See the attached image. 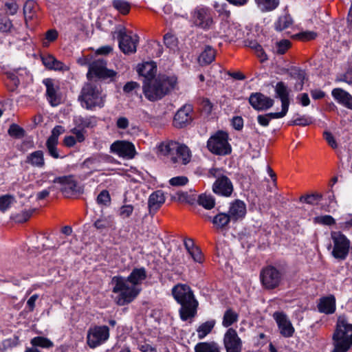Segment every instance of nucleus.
Returning <instances> with one entry per match:
<instances>
[{"label": "nucleus", "mask_w": 352, "mask_h": 352, "mask_svg": "<svg viewBox=\"0 0 352 352\" xmlns=\"http://www.w3.org/2000/svg\"><path fill=\"white\" fill-rule=\"evenodd\" d=\"M71 132L75 135V138L78 142H82L85 140V130L81 129L74 128L71 130Z\"/></svg>", "instance_id": "obj_63"}, {"label": "nucleus", "mask_w": 352, "mask_h": 352, "mask_svg": "<svg viewBox=\"0 0 352 352\" xmlns=\"http://www.w3.org/2000/svg\"><path fill=\"white\" fill-rule=\"evenodd\" d=\"M119 47L124 54H134L137 50L139 38L137 35L133 36L127 34L126 29L122 28L118 32Z\"/></svg>", "instance_id": "obj_14"}, {"label": "nucleus", "mask_w": 352, "mask_h": 352, "mask_svg": "<svg viewBox=\"0 0 352 352\" xmlns=\"http://www.w3.org/2000/svg\"><path fill=\"white\" fill-rule=\"evenodd\" d=\"M133 211V207L131 205H125L120 208V216L123 218L129 217Z\"/></svg>", "instance_id": "obj_58"}, {"label": "nucleus", "mask_w": 352, "mask_h": 352, "mask_svg": "<svg viewBox=\"0 0 352 352\" xmlns=\"http://www.w3.org/2000/svg\"><path fill=\"white\" fill-rule=\"evenodd\" d=\"M215 58V51L210 46H206L199 55L198 60L200 65L210 64Z\"/></svg>", "instance_id": "obj_31"}, {"label": "nucleus", "mask_w": 352, "mask_h": 352, "mask_svg": "<svg viewBox=\"0 0 352 352\" xmlns=\"http://www.w3.org/2000/svg\"><path fill=\"white\" fill-rule=\"evenodd\" d=\"M192 107L190 104H185L175 113L173 119V125L176 128H184L192 120Z\"/></svg>", "instance_id": "obj_18"}, {"label": "nucleus", "mask_w": 352, "mask_h": 352, "mask_svg": "<svg viewBox=\"0 0 352 352\" xmlns=\"http://www.w3.org/2000/svg\"><path fill=\"white\" fill-rule=\"evenodd\" d=\"M331 94L338 102L352 109V96L349 93L341 88H335L332 90Z\"/></svg>", "instance_id": "obj_24"}, {"label": "nucleus", "mask_w": 352, "mask_h": 352, "mask_svg": "<svg viewBox=\"0 0 352 352\" xmlns=\"http://www.w3.org/2000/svg\"><path fill=\"white\" fill-rule=\"evenodd\" d=\"M13 199V197L8 195L0 197V210L5 212L7 209H8Z\"/></svg>", "instance_id": "obj_48"}, {"label": "nucleus", "mask_w": 352, "mask_h": 352, "mask_svg": "<svg viewBox=\"0 0 352 352\" xmlns=\"http://www.w3.org/2000/svg\"><path fill=\"white\" fill-rule=\"evenodd\" d=\"M192 21L198 28L209 29L213 22L210 10L206 7H197L192 12Z\"/></svg>", "instance_id": "obj_15"}, {"label": "nucleus", "mask_w": 352, "mask_h": 352, "mask_svg": "<svg viewBox=\"0 0 352 352\" xmlns=\"http://www.w3.org/2000/svg\"><path fill=\"white\" fill-rule=\"evenodd\" d=\"M207 147L210 152L219 155H228L232 151L228 143V135L222 131H217L208 139Z\"/></svg>", "instance_id": "obj_7"}, {"label": "nucleus", "mask_w": 352, "mask_h": 352, "mask_svg": "<svg viewBox=\"0 0 352 352\" xmlns=\"http://www.w3.org/2000/svg\"><path fill=\"white\" fill-rule=\"evenodd\" d=\"M157 71L156 65L153 62H146L139 67L138 74L144 78V81H148L154 79Z\"/></svg>", "instance_id": "obj_27"}, {"label": "nucleus", "mask_w": 352, "mask_h": 352, "mask_svg": "<svg viewBox=\"0 0 352 352\" xmlns=\"http://www.w3.org/2000/svg\"><path fill=\"white\" fill-rule=\"evenodd\" d=\"M286 114L280 111L278 113H270L264 115H258L257 117V121L258 124L262 126H267L272 119H277L283 118Z\"/></svg>", "instance_id": "obj_32"}, {"label": "nucleus", "mask_w": 352, "mask_h": 352, "mask_svg": "<svg viewBox=\"0 0 352 352\" xmlns=\"http://www.w3.org/2000/svg\"><path fill=\"white\" fill-rule=\"evenodd\" d=\"M34 211V208L23 211L20 214L17 216L16 221L20 223L25 222L30 218Z\"/></svg>", "instance_id": "obj_57"}, {"label": "nucleus", "mask_w": 352, "mask_h": 352, "mask_svg": "<svg viewBox=\"0 0 352 352\" xmlns=\"http://www.w3.org/2000/svg\"><path fill=\"white\" fill-rule=\"evenodd\" d=\"M223 344L226 352H241L242 341L235 329L230 328L223 337Z\"/></svg>", "instance_id": "obj_17"}, {"label": "nucleus", "mask_w": 352, "mask_h": 352, "mask_svg": "<svg viewBox=\"0 0 352 352\" xmlns=\"http://www.w3.org/2000/svg\"><path fill=\"white\" fill-rule=\"evenodd\" d=\"M160 153L166 156L172 163L188 164L190 160V152L189 148L177 142L168 141L162 142L159 146Z\"/></svg>", "instance_id": "obj_6"}, {"label": "nucleus", "mask_w": 352, "mask_h": 352, "mask_svg": "<svg viewBox=\"0 0 352 352\" xmlns=\"http://www.w3.org/2000/svg\"><path fill=\"white\" fill-rule=\"evenodd\" d=\"M255 1L263 11L272 10L278 5V0H255Z\"/></svg>", "instance_id": "obj_39"}, {"label": "nucleus", "mask_w": 352, "mask_h": 352, "mask_svg": "<svg viewBox=\"0 0 352 352\" xmlns=\"http://www.w3.org/2000/svg\"><path fill=\"white\" fill-rule=\"evenodd\" d=\"M53 182L60 185V190L65 197H71L82 192V188L73 175L57 177Z\"/></svg>", "instance_id": "obj_12"}, {"label": "nucleus", "mask_w": 352, "mask_h": 352, "mask_svg": "<svg viewBox=\"0 0 352 352\" xmlns=\"http://www.w3.org/2000/svg\"><path fill=\"white\" fill-rule=\"evenodd\" d=\"M333 349L331 352H347L352 346V324L342 316L338 318L333 334Z\"/></svg>", "instance_id": "obj_5"}, {"label": "nucleus", "mask_w": 352, "mask_h": 352, "mask_svg": "<svg viewBox=\"0 0 352 352\" xmlns=\"http://www.w3.org/2000/svg\"><path fill=\"white\" fill-rule=\"evenodd\" d=\"M201 107L202 111L208 115L212 111L213 104L210 101V100H208V98H204L202 100V101L201 102Z\"/></svg>", "instance_id": "obj_61"}, {"label": "nucleus", "mask_w": 352, "mask_h": 352, "mask_svg": "<svg viewBox=\"0 0 352 352\" xmlns=\"http://www.w3.org/2000/svg\"><path fill=\"white\" fill-rule=\"evenodd\" d=\"M292 24V19L289 15L280 16L276 23V29L278 31L288 28Z\"/></svg>", "instance_id": "obj_42"}, {"label": "nucleus", "mask_w": 352, "mask_h": 352, "mask_svg": "<svg viewBox=\"0 0 352 352\" xmlns=\"http://www.w3.org/2000/svg\"><path fill=\"white\" fill-rule=\"evenodd\" d=\"M276 96L281 100L282 112L287 114L289 105V89L285 82H278L275 87Z\"/></svg>", "instance_id": "obj_21"}, {"label": "nucleus", "mask_w": 352, "mask_h": 352, "mask_svg": "<svg viewBox=\"0 0 352 352\" xmlns=\"http://www.w3.org/2000/svg\"><path fill=\"white\" fill-rule=\"evenodd\" d=\"M318 309L320 312L326 314H331L336 310V299L333 296H329L320 298L318 305Z\"/></svg>", "instance_id": "obj_26"}, {"label": "nucleus", "mask_w": 352, "mask_h": 352, "mask_svg": "<svg viewBox=\"0 0 352 352\" xmlns=\"http://www.w3.org/2000/svg\"><path fill=\"white\" fill-rule=\"evenodd\" d=\"M316 222L324 225L331 226L335 223L334 219L330 215L320 216L315 218Z\"/></svg>", "instance_id": "obj_56"}, {"label": "nucleus", "mask_w": 352, "mask_h": 352, "mask_svg": "<svg viewBox=\"0 0 352 352\" xmlns=\"http://www.w3.org/2000/svg\"><path fill=\"white\" fill-rule=\"evenodd\" d=\"M322 195L318 193L307 195L305 196H301L300 197V201L302 202L307 203L311 205L318 204V203L321 200Z\"/></svg>", "instance_id": "obj_45"}, {"label": "nucleus", "mask_w": 352, "mask_h": 352, "mask_svg": "<svg viewBox=\"0 0 352 352\" xmlns=\"http://www.w3.org/2000/svg\"><path fill=\"white\" fill-rule=\"evenodd\" d=\"M146 278V272L144 267L135 268L126 278L115 276L111 279L113 285L112 292L119 294L116 303L123 306L132 302L139 294L140 289L137 287Z\"/></svg>", "instance_id": "obj_1"}, {"label": "nucleus", "mask_w": 352, "mask_h": 352, "mask_svg": "<svg viewBox=\"0 0 352 352\" xmlns=\"http://www.w3.org/2000/svg\"><path fill=\"white\" fill-rule=\"evenodd\" d=\"M249 102L256 110H266L272 107L274 100L261 93H252L249 98Z\"/></svg>", "instance_id": "obj_20"}, {"label": "nucleus", "mask_w": 352, "mask_h": 352, "mask_svg": "<svg viewBox=\"0 0 352 352\" xmlns=\"http://www.w3.org/2000/svg\"><path fill=\"white\" fill-rule=\"evenodd\" d=\"M175 300L181 305L179 316L183 321L194 318L197 314L198 302L195 299L191 288L186 285L179 283L172 289Z\"/></svg>", "instance_id": "obj_2"}, {"label": "nucleus", "mask_w": 352, "mask_h": 352, "mask_svg": "<svg viewBox=\"0 0 352 352\" xmlns=\"http://www.w3.org/2000/svg\"><path fill=\"white\" fill-rule=\"evenodd\" d=\"M311 124V120L309 118L303 116L296 118L289 122V125H297L305 126Z\"/></svg>", "instance_id": "obj_53"}, {"label": "nucleus", "mask_w": 352, "mask_h": 352, "mask_svg": "<svg viewBox=\"0 0 352 352\" xmlns=\"http://www.w3.org/2000/svg\"><path fill=\"white\" fill-rule=\"evenodd\" d=\"M116 75V72L107 69V62L103 58H99L89 64L87 77L89 80L96 77L101 80L109 79L113 81Z\"/></svg>", "instance_id": "obj_9"}, {"label": "nucleus", "mask_w": 352, "mask_h": 352, "mask_svg": "<svg viewBox=\"0 0 352 352\" xmlns=\"http://www.w3.org/2000/svg\"><path fill=\"white\" fill-rule=\"evenodd\" d=\"M273 318L276 320L280 333L283 336L289 338L293 336L294 328L285 313L276 311L273 314Z\"/></svg>", "instance_id": "obj_19"}, {"label": "nucleus", "mask_w": 352, "mask_h": 352, "mask_svg": "<svg viewBox=\"0 0 352 352\" xmlns=\"http://www.w3.org/2000/svg\"><path fill=\"white\" fill-rule=\"evenodd\" d=\"M31 344L34 346H41L43 348H50L53 346L52 341L46 338L41 336L35 337L32 339Z\"/></svg>", "instance_id": "obj_43"}, {"label": "nucleus", "mask_w": 352, "mask_h": 352, "mask_svg": "<svg viewBox=\"0 0 352 352\" xmlns=\"http://www.w3.org/2000/svg\"><path fill=\"white\" fill-rule=\"evenodd\" d=\"M188 182V177L185 176H178L171 178L169 180V184L173 186H182L186 185Z\"/></svg>", "instance_id": "obj_52"}, {"label": "nucleus", "mask_w": 352, "mask_h": 352, "mask_svg": "<svg viewBox=\"0 0 352 352\" xmlns=\"http://www.w3.org/2000/svg\"><path fill=\"white\" fill-rule=\"evenodd\" d=\"M194 261L197 262L199 263H202L203 261V255L201 250L197 247L196 248L192 249L191 252L188 253Z\"/></svg>", "instance_id": "obj_60"}, {"label": "nucleus", "mask_w": 352, "mask_h": 352, "mask_svg": "<svg viewBox=\"0 0 352 352\" xmlns=\"http://www.w3.org/2000/svg\"><path fill=\"white\" fill-rule=\"evenodd\" d=\"M57 144L58 142L56 141H53L49 139H47L46 141L47 152L50 156L55 159H58L60 157L57 148Z\"/></svg>", "instance_id": "obj_44"}, {"label": "nucleus", "mask_w": 352, "mask_h": 352, "mask_svg": "<svg viewBox=\"0 0 352 352\" xmlns=\"http://www.w3.org/2000/svg\"><path fill=\"white\" fill-rule=\"evenodd\" d=\"M106 95L101 87L93 82L85 83L78 96L82 107L93 110L96 107L102 108L104 105Z\"/></svg>", "instance_id": "obj_4"}, {"label": "nucleus", "mask_w": 352, "mask_h": 352, "mask_svg": "<svg viewBox=\"0 0 352 352\" xmlns=\"http://www.w3.org/2000/svg\"><path fill=\"white\" fill-rule=\"evenodd\" d=\"M164 42L166 46L170 49H175L177 45V38L169 33L164 35Z\"/></svg>", "instance_id": "obj_49"}, {"label": "nucleus", "mask_w": 352, "mask_h": 352, "mask_svg": "<svg viewBox=\"0 0 352 352\" xmlns=\"http://www.w3.org/2000/svg\"><path fill=\"white\" fill-rule=\"evenodd\" d=\"M232 220L229 215V214L226 213H219L216 216L214 217L212 219V223L217 228L222 229L225 228L230 221Z\"/></svg>", "instance_id": "obj_34"}, {"label": "nucleus", "mask_w": 352, "mask_h": 352, "mask_svg": "<svg viewBox=\"0 0 352 352\" xmlns=\"http://www.w3.org/2000/svg\"><path fill=\"white\" fill-rule=\"evenodd\" d=\"M209 173L216 178L212 186L213 192L219 195L230 197L233 192V185L230 179L217 168H211Z\"/></svg>", "instance_id": "obj_10"}, {"label": "nucleus", "mask_w": 352, "mask_h": 352, "mask_svg": "<svg viewBox=\"0 0 352 352\" xmlns=\"http://www.w3.org/2000/svg\"><path fill=\"white\" fill-rule=\"evenodd\" d=\"M109 337V329L107 326H95L87 332V343L89 347L94 349L102 344Z\"/></svg>", "instance_id": "obj_13"}, {"label": "nucleus", "mask_w": 352, "mask_h": 352, "mask_svg": "<svg viewBox=\"0 0 352 352\" xmlns=\"http://www.w3.org/2000/svg\"><path fill=\"white\" fill-rule=\"evenodd\" d=\"M177 85L175 76H158L148 81H144L143 92L145 97L150 101H155L162 98Z\"/></svg>", "instance_id": "obj_3"}, {"label": "nucleus", "mask_w": 352, "mask_h": 352, "mask_svg": "<svg viewBox=\"0 0 352 352\" xmlns=\"http://www.w3.org/2000/svg\"><path fill=\"white\" fill-rule=\"evenodd\" d=\"M165 201V197L162 190H157L153 192L148 198V207L150 213L155 212Z\"/></svg>", "instance_id": "obj_25"}, {"label": "nucleus", "mask_w": 352, "mask_h": 352, "mask_svg": "<svg viewBox=\"0 0 352 352\" xmlns=\"http://www.w3.org/2000/svg\"><path fill=\"white\" fill-rule=\"evenodd\" d=\"M38 8L36 3L33 0L27 1L23 6V14L25 23L28 24L29 20H32Z\"/></svg>", "instance_id": "obj_30"}, {"label": "nucleus", "mask_w": 352, "mask_h": 352, "mask_svg": "<svg viewBox=\"0 0 352 352\" xmlns=\"http://www.w3.org/2000/svg\"><path fill=\"white\" fill-rule=\"evenodd\" d=\"M111 152L118 155L119 157L132 159L135 155L134 145L128 141L117 140L110 147Z\"/></svg>", "instance_id": "obj_16"}, {"label": "nucleus", "mask_w": 352, "mask_h": 352, "mask_svg": "<svg viewBox=\"0 0 352 352\" xmlns=\"http://www.w3.org/2000/svg\"><path fill=\"white\" fill-rule=\"evenodd\" d=\"M56 58L52 55H43L41 56V60L43 64L46 67V68L50 69L52 66L55 61Z\"/></svg>", "instance_id": "obj_64"}, {"label": "nucleus", "mask_w": 352, "mask_h": 352, "mask_svg": "<svg viewBox=\"0 0 352 352\" xmlns=\"http://www.w3.org/2000/svg\"><path fill=\"white\" fill-rule=\"evenodd\" d=\"M113 6L122 14H126L131 9L130 4L124 0H113Z\"/></svg>", "instance_id": "obj_41"}, {"label": "nucleus", "mask_w": 352, "mask_h": 352, "mask_svg": "<svg viewBox=\"0 0 352 352\" xmlns=\"http://www.w3.org/2000/svg\"><path fill=\"white\" fill-rule=\"evenodd\" d=\"M333 243L332 256L339 260H345L349 252L350 241L340 232H332Z\"/></svg>", "instance_id": "obj_11"}, {"label": "nucleus", "mask_w": 352, "mask_h": 352, "mask_svg": "<svg viewBox=\"0 0 352 352\" xmlns=\"http://www.w3.org/2000/svg\"><path fill=\"white\" fill-rule=\"evenodd\" d=\"M195 352H221L219 344L214 342H201L195 346Z\"/></svg>", "instance_id": "obj_29"}, {"label": "nucleus", "mask_w": 352, "mask_h": 352, "mask_svg": "<svg viewBox=\"0 0 352 352\" xmlns=\"http://www.w3.org/2000/svg\"><path fill=\"white\" fill-rule=\"evenodd\" d=\"M198 203L207 210L213 208L215 205V201L213 197L206 194L199 195Z\"/></svg>", "instance_id": "obj_40"}, {"label": "nucleus", "mask_w": 352, "mask_h": 352, "mask_svg": "<svg viewBox=\"0 0 352 352\" xmlns=\"http://www.w3.org/2000/svg\"><path fill=\"white\" fill-rule=\"evenodd\" d=\"M247 46L254 50V53L258 58L261 59V62L267 60V56L263 50L262 46L255 41H249Z\"/></svg>", "instance_id": "obj_35"}, {"label": "nucleus", "mask_w": 352, "mask_h": 352, "mask_svg": "<svg viewBox=\"0 0 352 352\" xmlns=\"http://www.w3.org/2000/svg\"><path fill=\"white\" fill-rule=\"evenodd\" d=\"M43 82L46 87V95L50 104L53 107L58 105L61 102V96L57 94L53 80L46 78Z\"/></svg>", "instance_id": "obj_22"}, {"label": "nucleus", "mask_w": 352, "mask_h": 352, "mask_svg": "<svg viewBox=\"0 0 352 352\" xmlns=\"http://www.w3.org/2000/svg\"><path fill=\"white\" fill-rule=\"evenodd\" d=\"M5 7L6 8V13L10 15L15 14L19 10V6L14 0L6 1Z\"/></svg>", "instance_id": "obj_51"}, {"label": "nucleus", "mask_w": 352, "mask_h": 352, "mask_svg": "<svg viewBox=\"0 0 352 352\" xmlns=\"http://www.w3.org/2000/svg\"><path fill=\"white\" fill-rule=\"evenodd\" d=\"M25 162L34 167L43 168L45 164L43 152L42 151H36L30 153L26 157Z\"/></svg>", "instance_id": "obj_28"}, {"label": "nucleus", "mask_w": 352, "mask_h": 352, "mask_svg": "<svg viewBox=\"0 0 352 352\" xmlns=\"http://www.w3.org/2000/svg\"><path fill=\"white\" fill-rule=\"evenodd\" d=\"M8 134L16 138H21L24 136L25 131L17 124H12L8 129Z\"/></svg>", "instance_id": "obj_47"}, {"label": "nucleus", "mask_w": 352, "mask_h": 352, "mask_svg": "<svg viewBox=\"0 0 352 352\" xmlns=\"http://www.w3.org/2000/svg\"><path fill=\"white\" fill-rule=\"evenodd\" d=\"M238 314L232 309L226 311L223 315L222 324L225 327H228L238 320Z\"/></svg>", "instance_id": "obj_36"}, {"label": "nucleus", "mask_w": 352, "mask_h": 352, "mask_svg": "<svg viewBox=\"0 0 352 352\" xmlns=\"http://www.w3.org/2000/svg\"><path fill=\"white\" fill-rule=\"evenodd\" d=\"M291 75L293 78L297 79L298 80V82L294 85L295 90L301 91L302 89L304 81L305 79V72L301 69H295L291 73Z\"/></svg>", "instance_id": "obj_38"}, {"label": "nucleus", "mask_w": 352, "mask_h": 352, "mask_svg": "<svg viewBox=\"0 0 352 352\" xmlns=\"http://www.w3.org/2000/svg\"><path fill=\"white\" fill-rule=\"evenodd\" d=\"M12 28V23L8 17H0V31L3 32H10Z\"/></svg>", "instance_id": "obj_50"}, {"label": "nucleus", "mask_w": 352, "mask_h": 352, "mask_svg": "<svg viewBox=\"0 0 352 352\" xmlns=\"http://www.w3.org/2000/svg\"><path fill=\"white\" fill-rule=\"evenodd\" d=\"M283 277V272L272 265H267L260 272L261 284L267 290L277 288L280 285Z\"/></svg>", "instance_id": "obj_8"}, {"label": "nucleus", "mask_w": 352, "mask_h": 352, "mask_svg": "<svg viewBox=\"0 0 352 352\" xmlns=\"http://www.w3.org/2000/svg\"><path fill=\"white\" fill-rule=\"evenodd\" d=\"M291 47V42L289 40L283 39L276 43V52L278 54H284Z\"/></svg>", "instance_id": "obj_46"}, {"label": "nucleus", "mask_w": 352, "mask_h": 352, "mask_svg": "<svg viewBox=\"0 0 352 352\" xmlns=\"http://www.w3.org/2000/svg\"><path fill=\"white\" fill-rule=\"evenodd\" d=\"M111 201L110 195L107 190H102L97 197V202L104 206L108 205Z\"/></svg>", "instance_id": "obj_55"}, {"label": "nucleus", "mask_w": 352, "mask_h": 352, "mask_svg": "<svg viewBox=\"0 0 352 352\" xmlns=\"http://www.w3.org/2000/svg\"><path fill=\"white\" fill-rule=\"evenodd\" d=\"M6 75L8 79L12 82L14 88H16L20 83V78L16 72L13 71H9L6 72Z\"/></svg>", "instance_id": "obj_62"}, {"label": "nucleus", "mask_w": 352, "mask_h": 352, "mask_svg": "<svg viewBox=\"0 0 352 352\" xmlns=\"http://www.w3.org/2000/svg\"><path fill=\"white\" fill-rule=\"evenodd\" d=\"M74 122L76 126L82 129H85V128H93L96 124L95 118L92 117H76L74 120Z\"/></svg>", "instance_id": "obj_33"}, {"label": "nucleus", "mask_w": 352, "mask_h": 352, "mask_svg": "<svg viewBox=\"0 0 352 352\" xmlns=\"http://www.w3.org/2000/svg\"><path fill=\"white\" fill-rule=\"evenodd\" d=\"M64 132V127L60 125H57L52 129V134L47 139L58 142V136Z\"/></svg>", "instance_id": "obj_54"}, {"label": "nucleus", "mask_w": 352, "mask_h": 352, "mask_svg": "<svg viewBox=\"0 0 352 352\" xmlns=\"http://www.w3.org/2000/svg\"><path fill=\"white\" fill-rule=\"evenodd\" d=\"M214 324L215 322L214 320L206 321V322L201 324L197 330L198 338L199 339H203L205 338L209 333L211 332L214 326Z\"/></svg>", "instance_id": "obj_37"}, {"label": "nucleus", "mask_w": 352, "mask_h": 352, "mask_svg": "<svg viewBox=\"0 0 352 352\" xmlns=\"http://www.w3.org/2000/svg\"><path fill=\"white\" fill-rule=\"evenodd\" d=\"M323 137L325 139V140L327 142L328 144L333 149L336 148L338 147V144L333 137V135L331 134V133L329 131H324L323 133Z\"/></svg>", "instance_id": "obj_59"}, {"label": "nucleus", "mask_w": 352, "mask_h": 352, "mask_svg": "<svg viewBox=\"0 0 352 352\" xmlns=\"http://www.w3.org/2000/svg\"><path fill=\"white\" fill-rule=\"evenodd\" d=\"M228 214L232 221H237L242 219L246 214V206L243 201L236 199L231 203Z\"/></svg>", "instance_id": "obj_23"}]
</instances>
